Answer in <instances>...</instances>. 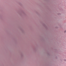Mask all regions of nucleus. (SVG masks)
Returning <instances> with one entry per match:
<instances>
[{
  "label": "nucleus",
  "mask_w": 66,
  "mask_h": 66,
  "mask_svg": "<svg viewBox=\"0 0 66 66\" xmlns=\"http://www.w3.org/2000/svg\"><path fill=\"white\" fill-rule=\"evenodd\" d=\"M66 32V31H65V32Z\"/></svg>",
  "instance_id": "1"
}]
</instances>
